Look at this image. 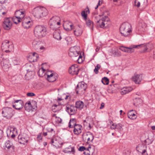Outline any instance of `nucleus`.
<instances>
[{
  "mask_svg": "<svg viewBox=\"0 0 155 155\" xmlns=\"http://www.w3.org/2000/svg\"><path fill=\"white\" fill-rule=\"evenodd\" d=\"M82 137L85 141H87V142L90 143L92 142L94 140V136L92 133L88 132L84 133Z\"/></svg>",
  "mask_w": 155,
  "mask_h": 155,
  "instance_id": "obj_6",
  "label": "nucleus"
},
{
  "mask_svg": "<svg viewBox=\"0 0 155 155\" xmlns=\"http://www.w3.org/2000/svg\"><path fill=\"white\" fill-rule=\"evenodd\" d=\"M18 139L20 143L25 145L28 141V137L26 134L22 135H19L18 137Z\"/></svg>",
  "mask_w": 155,
  "mask_h": 155,
  "instance_id": "obj_12",
  "label": "nucleus"
},
{
  "mask_svg": "<svg viewBox=\"0 0 155 155\" xmlns=\"http://www.w3.org/2000/svg\"><path fill=\"white\" fill-rule=\"evenodd\" d=\"M110 123L111 124V126L110 127L111 129L115 130L116 129L117 125L116 124L113 123L111 120L110 121Z\"/></svg>",
  "mask_w": 155,
  "mask_h": 155,
  "instance_id": "obj_45",
  "label": "nucleus"
},
{
  "mask_svg": "<svg viewBox=\"0 0 155 155\" xmlns=\"http://www.w3.org/2000/svg\"><path fill=\"white\" fill-rule=\"evenodd\" d=\"M51 22H50V28L53 30L57 31V29L59 27L60 24H53L51 23Z\"/></svg>",
  "mask_w": 155,
  "mask_h": 155,
  "instance_id": "obj_36",
  "label": "nucleus"
},
{
  "mask_svg": "<svg viewBox=\"0 0 155 155\" xmlns=\"http://www.w3.org/2000/svg\"><path fill=\"white\" fill-rule=\"evenodd\" d=\"M61 121L62 119L61 118L58 117H56L55 121L57 123H61Z\"/></svg>",
  "mask_w": 155,
  "mask_h": 155,
  "instance_id": "obj_50",
  "label": "nucleus"
},
{
  "mask_svg": "<svg viewBox=\"0 0 155 155\" xmlns=\"http://www.w3.org/2000/svg\"><path fill=\"white\" fill-rule=\"evenodd\" d=\"M97 25H99L101 28H104L105 27V25L107 23L103 21H99V20L97 21Z\"/></svg>",
  "mask_w": 155,
  "mask_h": 155,
  "instance_id": "obj_40",
  "label": "nucleus"
},
{
  "mask_svg": "<svg viewBox=\"0 0 155 155\" xmlns=\"http://www.w3.org/2000/svg\"><path fill=\"white\" fill-rule=\"evenodd\" d=\"M15 135L13 134L11 135V137L12 138L14 139L15 137Z\"/></svg>",
  "mask_w": 155,
  "mask_h": 155,
  "instance_id": "obj_64",
  "label": "nucleus"
},
{
  "mask_svg": "<svg viewBox=\"0 0 155 155\" xmlns=\"http://www.w3.org/2000/svg\"><path fill=\"white\" fill-rule=\"evenodd\" d=\"M53 24H60V18L58 16H54L52 17L49 21V25H50V22Z\"/></svg>",
  "mask_w": 155,
  "mask_h": 155,
  "instance_id": "obj_19",
  "label": "nucleus"
},
{
  "mask_svg": "<svg viewBox=\"0 0 155 155\" xmlns=\"http://www.w3.org/2000/svg\"><path fill=\"white\" fill-rule=\"evenodd\" d=\"M79 70L77 64H74L69 68L68 72L69 73L72 75H77L78 73Z\"/></svg>",
  "mask_w": 155,
  "mask_h": 155,
  "instance_id": "obj_11",
  "label": "nucleus"
},
{
  "mask_svg": "<svg viewBox=\"0 0 155 155\" xmlns=\"http://www.w3.org/2000/svg\"><path fill=\"white\" fill-rule=\"evenodd\" d=\"M41 43L38 41V39H35L32 42V45L33 48L35 49H38L40 47Z\"/></svg>",
  "mask_w": 155,
  "mask_h": 155,
  "instance_id": "obj_27",
  "label": "nucleus"
},
{
  "mask_svg": "<svg viewBox=\"0 0 155 155\" xmlns=\"http://www.w3.org/2000/svg\"><path fill=\"white\" fill-rule=\"evenodd\" d=\"M12 104L13 107L18 110L21 109L24 106L23 102L21 100H15L14 102H12Z\"/></svg>",
  "mask_w": 155,
  "mask_h": 155,
  "instance_id": "obj_7",
  "label": "nucleus"
},
{
  "mask_svg": "<svg viewBox=\"0 0 155 155\" xmlns=\"http://www.w3.org/2000/svg\"><path fill=\"white\" fill-rule=\"evenodd\" d=\"M132 90L131 87H127L126 88H124L122 89L121 91L122 94H124L128 93Z\"/></svg>",
  "mask_w": 155,
  "mask_h": 155,
  "instance_id": "obj_35",
  "label": "nucleus"
},
{
  "mask_svg": "<svg viewBox=\"0 0 155 155\" xmlns=\"http://www.w3.org/2000/svg\"><path fill=\"white\" fill-rule=\"evenodd\" d=\"M80 52L78 51L74 47H71L69 49V52L68 54L71 57H78Z\"/></svg>",
  "mask_w": 155,
  "mask_h": 155,
  "instance_id": "obj_13",
  "label": "nucleus"
},
{
  "mask_svg": "<svg viewBox=\"0 0 155 155\" xmlns=\"http://www.w3.org/2000/svg\"><path fill=\"white\" fill-rule=\"evenodd\" d=\"M133 47L132 48H127L124 47H121L120 49L122 51L127 53H132L134 51Z\"/></svg>",
  "mask_w": 155,
  "mask_h": 155,
  "instance_id": "obj_29",
  "label": "nucleus"
},
{
  "mask_svg": "<svg viewBox=\"0 0 155 155\" xmlns=\"http://www.w3.org/2000/svg\"><path fill=\"white\" fill-rule=\"evenodd\" d=\"M42 133H40L38 134L37 136V139L38 141H40V140L42 139Z\"/></svg>",
  "mask_w": 155,
  "mask_h": 155,
  "instance_id": "obj_53",
  "label": "nucleus"
},
{
  "mask_svg": "<svg viewBox=\"0 0 155 155\" xmlns=\"http://www.w3.org/2000/svg\"><path fill=\"white\" fill-rule=\"evenodd\" d=\"M58 74H56L51 73L50 74H48L47 78V80L50 82H53L55 81L58 78Z\"/></svg>",
  "mask_w": 155,
  "mask_h": 155,
  "instance_id": "obj_18",
  "label": "nucleus"
},
{
  "mask_svg": "<svg viewBox=\"0 0 155 155\" xmlns=\"http://www.w3.org/2000/svg\"><path fill=\"white\" fill-rule=\"evenodd\" d=\"M66 111L70 115H74L77 112L76 107L74 106H66Z\"/></svg>",
  "mask_w": 155,
  "mask_h": 155,
  "instance_id": "obj_16",
  "label": "nucleus"
},
{
  "mask_svg": "<svg viewBox=\"0 0 155 155\" xmlns=\"http://www.w3.org/2000/svg\"><path fill=\"white\" fill-rule=\"evenodd\" d=\"M130 150L127 149L123 151L122 155H130Z\"/></svg>",
  "mask_w": 155,
  "mask_h": 155,
  "instance_id": "obj_47",
  "label": "nucleus"
},
{
  "mask_svg": "<svg viewBox=\"0 0 155 155\" xmlns=\"http://www.w3.org/2000/svg\"><path fill=\"white\" fill-rule=\"evenodd\" d=\"M142 75L141 74H135L132 78V80L136 84H139L142 80Z\"/></svg>",
  "mask_w": 155,
  "mask_h": 155,
  "instance_id": "obj_15",
  "label": "nucleus"
},
{
  "mask_svg": "<svg viewBox=\"0 0 155 155\" xmlns=\"http://www.w3.org/2000/svg\"><path fill=\"white\" fill-rule=\"evenodd\" d=\"M104 104L103 103H102L101 104V106L100 107V109H102L103 108V107H104Z\"/></svg>",
  "mask_w": 155,
  "mask_h": 155,
  "instance_id": "obj_61",
  "label": "nucleus"
},
{
  "mask_svg": "<svg viewBox=\"0 0 155 155\" xmlns=\"http://www.w3.org/2000/svg\"><path fill=\"white\" fill-rule=\"evenodd\" d=\"M85 21L87 25L90 27L91 28H93L94 25V22L91 21L89 18H87V19L84 20Z\"/></svg>",
  "mask_w": 155,
  "mask_h": 155,
  "instance_id": "obj_34",
  "label": "nucleus"
},
{
  "mask_svg": "<svg viewBox=\"0 0 155 155\" xmlns=\"http://www.w3.org/2000/svg\"><path fill=\"white\" fill-rule=\"evenodd\" d=\"M51 143L56 147H59L61 145V142L59 137H55L51 139Z\"/></svg>",
  "mask_w": 155,
  "mask_h": 155,
  "instance_id": "obj_10",
  "label": "nucleus"
},
{
  "mask_svg": "<svg viewBox=\"0 0 155 155\" xmlns=\"http://www.w3.org/2000/svg\"><path fill=\"white\" fill-rule=\"evenodd\" d=\"M146 25L144 23H140L137 25V29L140 32H143L145 30Z\"/></svg>",
  "mask_w": 155,
  "mask_h": 155,
  "instance_id": "obj_25",
  "label": "nucleus"
},
{
  "mask_svg": "<svg viewBox=\"0 0 155 155\" xmlns=\"http://www.w3.org/2000/svg\"><path fill=\"white\" fill-rule=\"evenodd\" d=\"M53 37L58 40H60L61 38L60 35V31L59 30L56 31L53 34Z\"/></svg>",
  "mask_w": 155,
  "mask_h": 155,
  "instance_id": "obj_31",
  "label": "nucleus"
},
{
  "mask_svg": "<svg viewBox=\"0 0 155 155\" xmlns=\"http://www.w3.org/2000/svg\"><path fill=\"white\" fill-rule=\"evenodd\" d=\"M47 33V28L45 27L38 25L35 27L34 30V34L36 37L41 38L45 37Z\"/></svg>",
  "mask_w": 155,
  "mask_h": 155,
  "instance_id": "obj_2",
  "label": "nucleus"
},
{
  "mask_svg": "<svg viewBox=\"0 0 155 155\" xmlns=\"http://www.w3.org/2000/svg\"><path fill=\"white\" fill-rule=\"evenodd\" d=\"M3 131L0 129V138L3 136Z\"/></svg>",
  "mask_w": 155,
  "mask_h": 155,
  "instance_id": "obj_58",
  "label": "nucleus"
},
{
  "mask_svg": "<svg viewBox=\"0 0 155 155\" xmlns=\"http://www.w3.org/2000/svg\"><path fill=\"white\" fill-rule=\"evenodd\" d=\"M84 104L83 102L81 101H78L76 102L75 103V106L76 109L78 108L79 109L81 110L84 107Z\"/></svg>",
  "mask_w": 155,
  "mask_h": 155,
  "instance_id": "obj_30",
  "label": "nucleus"
},
{
  "mask_svg": "<svg viewBox=\"0 0 155 155\" xmlns=\"http://www.w3.org/2000/svg\"><path fill=\"white\" fill-rule=\"evenodd\" d=\"M12 22L9 18H6L3 21L2 26L4 28L7 30H9L12 27Z\"/></svg>",
  "mask_w": 155,
  "mask_h": 155,
  "instance_id": "obj_8",
  "label": "nucleus"
},
{
  "mask_svg": "<svg viewBox=\"0 0 155 155\" xmlns=\"http://www.w3.org/2000/svg\"><path fill=\"white\" fill-rule=\"evenodd\" d=\"M91 149V146H89L85 150L84 152V153L85 155H90L91 153L90 151Z\"/></svg>",
  "mask_w": 155,
  "mask_h": 155,
  "instance_id": "obj_41",
  "label": "nucleus"
},
{
  "mask_svg": "<svg viewBox=\"0 0 155 155\" xmlns=\"http://www.w3.org/2000/svg\"><path fill=\"white\" fill-rule=\"evenodd\" d=\"M73 128L74 129L73 131L75 134L78 135L81 133L82 127L81 125L77 124L75 125Z\"/></svg>",
  "mask_w": 155,
  "mask_h": 155,
  "instance_id": "obj_20",
  "label": "nucleus"
},
{
  "mask_svg": "<svg viewBox=\"0 0 155 155\" xmlns=\"http://www.w3.org/2000/svg\"><path fill=\"white\" fill-rule=\"evenodd\" d=\"M137 1V0H135L134 2L135 3V5L137 6V7H139L140 6V2H138L137 3V4H136V3Z\"/></svg>",
  "mask_w": 155,
  "mask_h": 155,
  "instance_id": "obj_55",
  "label": "nucleus"
},
{
  "mask_svg": "<svg viewBox=\"0 0 155 155\" xmlns=\"http://www.w3.org/2000/svg\"><path fill=\"white\" fill-rule=\"evenodd\" d=\"M15 16L20 19L21 20L24 18L25 15V11H22L21 9L15 12Z\"/></svg>",
  "mask_w": 155,
  "mask_h": 155,
  "instance_id": "obj_21",
  "label": "nucleus"
},
{
  "mask_svg": "<svg viewBox=\"0 0 155 155\" xmlns=\"http://www.w3.org/2000/svg\"><path fill=\"white\" fill-rule=\"evenodd\" d=\"M127 116L131 120L135 119L137 117V115L135 114L134 111L133 110H131L128 112Z\"/></svg>",
  "mask_w": 155,
  "mask_h": 155,
  "instance_id": "obj_26",
  "label": "nucleus"
},
{
  "mask_svg": "<svg viewBox=\"0 0 155 155\" xmlns=\"http://www.w3.org/2000/svg\"><path fill=\"white\" fill-rule=\"evenodd\" d=\"M21 20L22 21V25L24 28H27L30 27L31 21L29 18L24 17Z\"/></svg>",
  "mask_w": 155,
  "mask_h": 155,
  "instance_id": "obj_14",
  "label": "nucleus"
},
{
  "mask_svg": "<svg viewBox=\"0 0 155 155\" xmlns=\"http://www.w3.org/2000/svg\"><path fill=\"white\" fill-rule=\"evenodd\" d=\"M134 104L137 105L138 104H140L142 102V99L140 98H135L134 100Z\"/></svg>",
  "mask_w": 155,
  "mask_h": 155,
  "instance_id": "obj_38",
  "label": "nucleus"
},
{
  "mask_svg": "<svg viewBox=\"0 0 155 155\" xmlns=\"http://www.w3.org/2000/svg\"><path fill=\"white\" fill-rule=\"evenodd\" d=\"M63 26L64 29L67 31H69L74 29L73 24L68 21L64 22Z\"/></svg>",
  "mask_w": 155,
  "mask_h": 155,
  "instance_id": "obj_9",
  "label": "nucleus"
},
{
  "mask_svg": "<svg viewBox=\"0 0 155 155\" xmlns=\"http://www.w3.org/2000/svg\"><path fill=\"white\" fill-rule=\"evenodd\" d=\"M9 41H5L3 42L1 46L2 49H7L9 48Z\"/></svg>",
  "mask_w": 155,
  "mask_h": 155,
  "instance_id": "obj_37",
  "label": "nucleus"
},
{
  "mask_svg": "<svg viewBox=\"0 0 155 155\" xmlns=\"http://www.w3.org/2000/svg\"><path fill=\"white\" fill-rule=\"evenodd\" d=\"M32 56L34 58H35V61H37V59H38L39 58L38 54L37 53L35 52H34L33 53ZM33 61H35L34 60Z\"/></svg>",
  "mask_w": 155,
  "mask_h": 155,
  "instance_id": "obj_49",
  "label": "nucleus"
},
{
  "mask_svg": "<svg viewBox=\"0 0 155 155\" xmlns=\"http://www.w3.org/2000/svg\"><path fill=\"white\" fill-rule=\"evenodd\" d=\"M63 151L65 153H71L73 154L75 153V150L74 147L70 146L68 147L65 148L63 150Z\"/></svg>",
  "mask_w": 155,
  "mask_h": 155,
  "instance_id": "obj_28",
  "label": "nucleus"
},
{
  "mask_svg": "<svg viewBox=\"0 0 155 155\" xmlns=\"http://www.w3.org/2000/svg\"><path fill=\"white\" fill-rule=\"evenodd\" d=\"M14 110L12 108L6 107L2 109V114L4 117L8 119H10L13 116Z\"/></svg>",
  "mask_w": 155,
  "mask_h": 155,
  "instance_id": "obj_5",
  "label": "nucleus"
},
{
  "mask_svg": "<svg viewBox=\"0 0 155 155\" xmlns=\"http://www.w3.org/2000/svg\"><path fill=\"white\" fill-rule=\"evenodd\" d=\"M149 45V44H142L138 45H135L133 46V48H142V52L144 53L146 52L148 49V47Z\"/></svg>",
  "mask_w": 155,
  "mask_h": 155,
  "instance_id": "obj_17",
  "label": "nucleus"
},
{
  "mask_svg": "<svg viewBox=\"0 0 155 155\" xmlns=\"http://www.w3.org/2000/svg\"><path fill=\"white\" fill-rule=\"evenodd\" d=\"M31 106H36V107H35V109H36V108H37V104H36V102L35 101L33 102H32V103H31Z\"/></svg>",
  "mask_w": 155,
  "mask_h": 155,
  "instance_id": "obj_56",
  "label": "nucleus"
},
{
  "mask_svg": "<svg viewBox=\"0 0 155 155\" xmlns=\"http://www.w3.org/2000/svg\"><path fill=\"white\" fill-rule=\"evenodd\" d=\"M120 31L122 36L125 37L129 36L132 32L131 25L127 22L123 23L120 28Z\"/></svg>",
  "mask_w": 155,
  "mask_h": 155,
  "instance_id": "obj_1",
  "label": "nucleus"
},
{
  "mask_svg": "<svg viewBox=\"0 0 155 155\" xmlns=\"http://www.w3.org/2000/svg\"><path fill=\"white\" fill-rule=\"evenodd\" d=\"M87 149L84 147L81 146L78 149L80 151H85Z\"/></svg>",
  "mask_w": 155,
  "mask_h": 155,
  "instance_id": "obj_52",
  "label": "nucleus"
},
{
  "mask_svg": "<svg viewBox=\"0 0 155 155\" xmlns=\"http://www.w3.org/2000/svg\"><path fill=\"white\" fill-rule=\"evenodd\" d=\"M7 0H0V3L3 4L5 3Z\"/></svg>",
  "mask_w": 155,
  "mask_h": 155,
  "instance_id": "obj_57",
  "label": "nucleus"
},
{
  "mask_svg": "<svg viewBox=\"0 0 155 155\" xmlns=\"http://www.w3.org/2000/svg\"><path fill=\"white\" fill-rule=\"evenodd\" d=\"M76 120L75 118L71 119L69 123L68 127L70 128H73L75 125H76Z\"/></svg>",
  "mask_w": 155,
  "mask_h": 155,
  "instance_id": "obj_32",
  "label": "nucleus"
},
{
  "mask_svg": "<svg viewBox=\"0 0 155 155\" xmlns=\"http://www.w3.org/2000/svg\"><path fill=\"white\" fill-rule=\"evenodd\" d=\"M1 64L3 69L5 70L8 69L10 67L8 60L7 59H3Z\"/></svg>",
  "mask_w": 155,
  "mask_h": 155,
  "instance_id": "obj_22",
  "label": "nucleus"
},
{
  "mask_svg": "<svg viewBox=\"0 0 155 155\" xmlns=\"http://www.w3.org/2000/svg\"><path fill=\"white\" fill-rule=\"evenodd\" d=\"M87 88V85L84 82H79L76 87V91L77 94H83Z\"/></svg>",
  "mask_w": 155,
  "mask_h": 155,
  "instance_id": "obj_4",
  "label": "nucleus"
},
{
  "mask_svg": "<svg viewBox=\"0 0 155 155\" xmlns=\"http://www.w3.org/2000/svg\"><path fill=\"white\" fill-rule=\"evenodd\" d=\"M2 56V52L1 50H0V58H1Z\"/></svg>",
  "mask_w": 155,
  "mask_h": 155,
  "instance_id": "obj_63",
  "label": "nucleus"
},
{
  "mask_svg": "<svg viewBox=\"0 0 155 155\" xmlns=\"http://www.w3.org/2000/svg\"><path fill=\"white\" fill-rule=\"evenodd\" d=\"M116 129L120 130L122 128V125L120 123H118L117 124H116Z\"/></svg>",
  "mask_w": 155,
  "mask_h": 155,
  "instance_id": "obj_51",
  "label": "nucleus"
},
{
  "mask_svg": "<svg viewBox=\"0 0 155 155\" xmlns=\"http://www.w3.org/2000/svg\"><path fill=\"white\" fill-rule=\"evenodd\" d=\"M109 18L107 16H105L104 17H102L101 19H100L99 20V21H103L107 23V22L109 21Z\"/></svg>",
  "mask_w": 155,
  "mask_h": 155,
  "instance_id": "obj_42",
  "label": "nucleus"
},
{
  "mask_svg": "<svg viewBox=\"0 0 155 155\" xmlns=\"http://www.w3.org/2000/svg\"><path fill=\"white\" fill-rule=\"evenodd\" d=\"M101 82L104 85H108L109 82L108 79L106 77H104L102 78Z\"/></svg>",
  "mask_w": 155,
  "mask_h": 155,
  "instance_id": "obj_39",
  "label": "nucleus"
},
{
  "mask_svg": "<svg viewBox=\"0 0 155 155\" xmlns=\"http://www.w3.org/2000/svg\"><path fill=\"white\" fill-rule=\"evenodd\" d=\"M48 13V10L45 8H35L33 11L34 15L38 18L46 16L47 15Z\"/></svg>",
  "mask_w": 155,
  "mask_h": 155,
  "instance_id": "obj_3",
  "label": "nucleus"
},
{
  "mask_svg": "<svg viewBox=\"0 0 155 155\" xmlns=\"http://www.w3.org/2000/svg\"><path fill=\"white\" fill-rule=\"evenodd\" d=\"M31 103L30 101H28V103H26L25 104L24 108L25 110L28 111L30 110H32L33 109H35V107L36 106H31Z\"/></svg>",
  "mask_w": 155,
  "mask_h": 155,
  "instance_id": "obj_23",
  "label": "nucleus"
},
{
  "mask_svg": "<svg viewBox=\"0 0 155 155\" xmlns=\"http://www.w3.org/2000/svg\"><path fill=\"white\" fill-rule=\"evenodd\" d=\"M115 54H118V56H120L121 55L120 54L119 51H117V52H115Z\"/></svg>",
  "mask_w": 155,
  "mask_h": 155,
  "instance_id": "obj_62",
  "label": "nucleus"
},
{
  "mask_svg": "<svg viewBox=\"0 0 155 155\" xmlns=\"http://www.w3.org/2000/svg\"><path fill=\"white\" fill-rule=\"evenodd\" d=\"M35 95V94L32 92L28 93L27 94V96H28L32 97L34 96Z\"/></svg>",
  "mask_w": 155,
  "mask_h": 155,
  "instance_id": "obj_54",
  "label": "nucleus"
},
{
  "mask_svg": "<svg viewBox=\"0 0 155 155\" xmlns=\"http://www.w3.org/2000/svg\"><path fill=\"white\" fill-rule=\"evenodd\" d=\"M76 58L78 63H80L82 62V56L81 54L80 55L79 54L78 57Z\"/></svg>",
  "mask_w": 155,
  "mask_h": 155,
  "instance_id": "obj_48",
  "label": "nucleus"
},
{
  "mask_svg": "<svg viewBox=\"0 0 155 155\" xmlns=\"http://www.w3.org/2000/svg\"><path fill=\"white\" fill-rule=\"evenodd\" d=\"M94 71L96 74H98V70L96 69V68H95V69H94Z\"/></svg>",
  "mask_w": 155,
  "mask_h": 155,
  "instance_id": "obj_59",
  "label": "nucleus"
},
{
  "mask_svg": "<svg viewBox=\"0 0 155 155\" xmlns=\"http://www.w3.org/2000/svg\"><path fill=\"white\" fill-rule=\"evenodd\" d=\"M5 146L7 149L10 150L12 151H14L15 150V147L13 144L11 143L9 140L7 141L5 143Z\"/></svg>",
  "mask_w": 155,
  "mask_h": 155,
  "instance_id": "obj_24",
  "label": "nucleus"
},
{
  "mask_svg": "<svg viewBox=\"0 0 155 155\" xmlns=\"http://www.w3.org/2000/svg\"><path fill=\"white\" fill-rule=\"evenodd\" d=\"M13 21L14 22V23L15 24H17L19 23L21 21V19L19 18H18L16 16L12 18Z\"/></svg>",
  "mask_w": 155,
  "mask_h": 155,
  "instance_id": "obj_43",
  "label": "nucleus"
},
{
  "mask_svg": "<svg viewBox=\"0 0 155 155\" xmlns=\"http://www.w3.org/2000/svg\"><path fill=\"white\" fill-rule=\"evenodd\" d=\"M79 28H77L74 31V35L77 36L81 35L82 33V30L80 28L79 25H78Z\"/></svg>",
  "mask_w": 155,
  "mask_h": 155,
  "instance_id": "obj_33",
  "label": "nucleus"
},
{
  "mask_svg": "<svg viewBox=\"0 0 155 155\" xmlns=\"http://www.w3.org/2000/svg\"><path fill=\"white\" fill-rule=\"evenodd\" d=\"M81 15L82 17V18L83 20H86L87 18V14L86 13L85 11H82L81 12Z\"/></svg>",
  "mask_w": 155,
  "mask_h": 155,
  "instance_id": "obj_44",
  "label": "nucleus"
},
{
  "mask_svg": "<svg viewBox=\"0 0 155 155\" xmlns=\"http://www.w3.org/2000/svg\"><path fill=\"white\" fill-rule=\"evenodd\" d=\"M101 67V66L99 64H97V65L95 67V68H96V69H97V70H99Z\"/></svg>",
  "mask_w": 155,
  "mask_h": 155,
  "instance_id": "obj_60",
  "label": "nucleus"
},
{
  "mask_svg": "<svg viewBox=\"0 0 155 155\" xmlns=\"http://www.w3.org/2000/svg\"><path fill=\"white\" fill-rule=\"evenodd\" d=\"M144 142L145 143L146 145H149L152 143L153 141L148 138L145 140H144Z\"/></svg>",
  "mask_w": 155,
  "mask_h": 155,
  "instance_id": "obj_46",
  "label": "nucleus"
}]
</instances>
